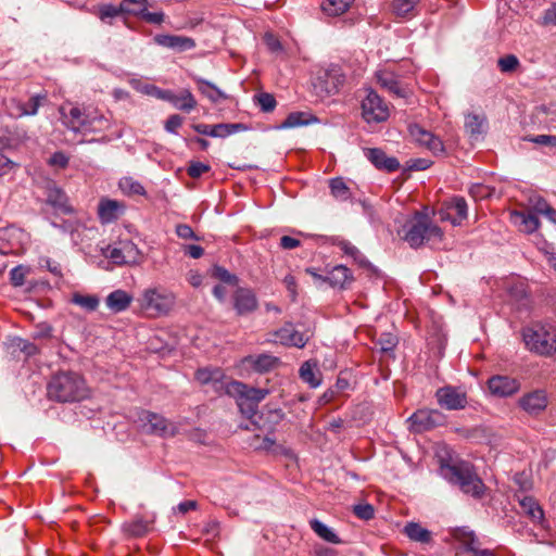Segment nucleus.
<instances>
[{
    "instance_id": "6ab92c4d",
    "label": "nucleus",
    "mask_w": 556,
    "mask_h": 556,
    "mask_svg": "<svg viewBox=\"0 0 556 556\" xmlns=\"http://www.w3.org/2000/svg\"><path fill=\"white\" fill-rule=\"evenodd\" d=\"M154 41L159 46L179 52L191 50L195 47V42L192 38L177 35H156Z\"/></svg>"
},
{
    "instance_id": "4468645a",
    "label": "nucleus",
    "mask_w": 556,
    "mask_h": 556,
    "mask_svg": "<svg viewBox=\"0 0 556 556\" xmlns=\"http://www.w3.org/2000/svg\"><path fill=\"white\" fill-rule=\"evenodd\" d=\"M195 379L202 386L211 384L218 394L227 393L226 376L223 369L218 367H203L195 371Z\"/></svg>"
},
{
    "instance_id": "774afa93",
    "label": "nucleus",
    "mask_w": 556,
    "mask_h": 556,
    "mask_svg": "<svg viewBox=\"0 0 556 556\" xmlns=\"http://www.w3.org/2000/svg\"><path fill=\"white\" fill-rule=\"evenodd\" d=\"M176 235L181 239L199 240L200 238L194 233L193 229L187 224H179L176 227Z\"/></svg>"
},
{
    "instance_id": "f704fd0d",
    "label": "nucleus",
    "mask_w": 556,
    "mask_h": 556,
    "mask_svg": "<svg viewBox=\"0 0 556 556\" xmlns=\"http://www.w3.org/2000/svg\"><path fill=\"white\" fill-rule=\"evenodd\" d=\"M317 374H319L317 364L312 363L311 361L303 363L299 370L300 378L311 388H317L321 383V379L317 376Z\"/></svg>"
},
{
    "instance_id": "f257e3e1",
    "label": "nucleus",
    "mask_w": 556,
    "mask_h": 556,
    "mask_svg": "<svg viewBox=\"0 0 556 556\" xmlns=\"http://www.w3.org/2000/svg\"><path fill=\"white\" fill-rule=\"evenodd\" d=\"M47 393L56 402L81 401L89 395L88 388L81 376L75 372H60L48 383Z\"/></svg>"
},
{
    "instance_id": "dca6fc26",
    "label": "nucleus",
    "mask_w": 556,
    "mask_h": 556,
    "mask_svg": "<svg viewBox=\"0 0 556 556\" xmlns=\"http://www.w3.org/2000/svg\"><path fill=\"white\" fill-rule=\"evenodd\" d=\"M275 340L283 345L303 348L307 343L309 336L307 332H301L292 324H286L274 333Z\"/></svg>"
},
{
    "instance_id": "c9c22d12",
    "label": "nucleus",
    "mask_w": 556,
    "mask_h": 556,
    "mask_svg": "<svg viewBox=\"0 0 556 556\" xmlns=\"http://www.w3.org/2000/svg\"><path fill=\"white\" fill-rule=\"evenodd\" d=\"M330 194L340 202L352 198V191L342 177H334L329 180Z\"/></svg>"
},
{
    "instance_id": "ddd939ff",
    "label": "nucleus",
    "mask_w": 556,
    "mask_h": 556,
    "mask_svg": "<svg viewBox=\"0 0 556 556\" xmlns=\"http://www.w3.org/2000/svg\"><path fill=\"white\" fill-rule=\"evenodd\" d=\"M28 242V235L15 226L0 229V253L18 254Z\"/></svg>"
},
{
    "instance_id": "de8ad7c7",
    "label": "nucleus",
    "mask_w": 556,
    "mask_h": 556,
    "mask_svg": "<svg viewBox=\"0 0 556 556\" xmlns=\"http://www.w3.org/2000/svg\"><path fill=\"white\" fill-rule=\"evenodd\" d=\"M121 13L131 14V9H129V7H127L125 3H121L119 7L104 4L100 8V18L102 21L106 20L108 17H115Z\"/></svg>"
},
{
    "instance_id": "864d4df0",
    "label": "nucleus",
    "mask_w": 556,
    "mask_h": 556,
    "mask_svg": "<svg viewBox=\"0 0 556 556\" xmlns=\"http://www.w3.org/2000/svg\"><path fill=\"white\" fill-rule=\"evenodd\" d=\"M29 269L26 266L18 265L11 269L10 280L14 287H22L25 283L26 275Z\"/></svg>"
},
{
    "instance_id": "e2e57ef3",
    "label": "nucleus",
    "mask_w": 556,
    "mask_h": 556,
    "mask_svg": "<svg viewBox=\"0 0 556 556\" xmlns=\"http://www.w3.org/2000/svg\"><path fill=\"white\" fill-rule=\"evenodd\" d=\"M166 91L165 89H161L159 88L157 86L155 85H151V84H144L140 89H139V92L143 93V94H147V96H151V97H154L156 99H160V100H164V97L166 94Z\"/></svg>"
},
{
    "instance_id": "1a4fd4ad",
    "label": "nucleus",
    "mask_w": 556,
    "mask_h": 556,
    "mask_svg": "<svg viewBox=\"0 0 556 556\" xmlns=\"http://www.w3.org/2000/svg\"><path fill=\"white\" fill-rule=\"evenodd\" d=\"M408 429L416 433L429 431L445 422V416L438 409H418L407 418Z\"/></svg>"
},
{
    "instance_id": "58836bf2",
    "label": "nucleus",
    "mask_w": 556,
    "mask_h": 556,
    "mask_svg": "<svg viewBox=\"0 0 556 556\" xmlns=\"http://www.w3.org/2000/svg\"><path fill=\"white\" fill-rule=\"evenodd\" d=\"M404 533L415 542L430 543L431 541V532L417 522H408L404 528Z\"/></svg>"
},
{
    "instance_id": "a18cd8bd",
    "label": "nucleus",
    "mask_w": 556,
    "mask_h": 556,
    "mask_svg": "<svg viewBox=\"0 0 556 556\" xmlns=\"http://www.w3.org/2000/svg\"><path fill=\"white\" fill-rule=\"evenodd\" d=\"M131 14L137 15L151 24L160 25L164 22V13L162 11L149 12L147 9V4L137 10H131Z\"/></svg>"
},
{
    "instance_id": "cd10ccee",
    "label": "nucleus",
    "mask_w": 556,
    "mask_h": 556,
    "mask_svg": "<svg viewBox=\"0 0 556 556\" xmlns=\"http://www.w3.org/2000/svg\"><path fill=\"white\" fill-rule=\"evenodd\" d=\"M513 220L519 228L527 233H532L540 227L539 217L531 211L528 212H514Z\"/></svg>"
},
{
    "instance_id": "423d86ee",
    "label": "nucleus",
    "mask_w": 556,
    "mask_h": 556,
    "mask_svg": "<svg viewBox=\"0 0 556 556\" xmlns=\"http://www.w3.org/2000/svg\"><path fill=\"white\" fill-rule=\"evenodd\" d=\"M60 112L62 114L63 124L74 132L104 129L109 127V122L103 115L85 114L77 106L71 108L68 113H65L63 108Z\"/></svg>"
},
{
    "instance_id": "412c9836",
    "label": "nucleus",
    "mask_w": 556,
    "mask_h": 556,
    "mask_svg": "<svg viewBox=\"0 0 556 556\" xmlns=\"http://www.w3.org/2000/svg\"><path fill=\"white\" fill-rule=\"evenodd\" d=\"M45 100L46 94H35L26 103L13 100L12 105L14 111H11L10 114L16 118L34 116L38 113V110Z\"/></svg>"
},
{
    "instance_id": "603ef678",
    "label": "nucleus",
    "mask_w": 556,
    "mask_h": 556,
    "mask_svg": "<svg viewBox=\"0 0 556 556\" xmlns=\"http://www.w3.org/2000/svg\"><path fill=\"white\" fill-rule=\"evenodd\" d=\"M255 99L261 110L265 113H269L274 111L276 108V99L270 93L262 92L258 96H256Z\"/></svg>"
},
{
    "instance_id": "39448f33",
    "label": "nucleus",
    "mask_w": 556,
    "mask_h": 556,
    "mask_svg": "<svg viewBox=\"0 0 556 556\" xmlns=\"http://www.w3.org/2000/svg\"><path fill=\"white\" fill-rule=\"evenodd\" d=\"M523 341L529 351L543 356L556 352V331L551 326L535 325L523 329Z\"/></svg>"
},
{
    "instance_id": "bb28decb",
    "label": "nucleus",
    "mask_w": 556,
    "mask_h": 556,
    "mask_svg": "<svg viewBox=\"0 0 556 556\" xmlns=\"http://www.w3.org/2000/svg\"><path fill=\"white\" fill-rule=\"evenodd\" d=\"M244 363L258 372H267L279 363V358L270 354L249 355L244 358Z\"/></svg>"
},
{
    "instance_id": "4c0bfd02",
    "label": "nucleus",
    "mask_w": 556,
    "mask_h": 556,
    "mask_svg": "<svg viewBox=\"0 0 556 556\" xmlns=\"http://www.w3.org/2000/svg\"><path fill=\"white\" fill-rule=\"evenodd\" d=\"M47 203L63 213H72L71 206L67 204L66 194L59 188L49 189L47 194Z\"/></svg>"
},
{
    "instance_id": "5701e85b",
    "label": "nucleus",
    "mask_w": 556,
    "mask_h": 556,
    "mask_svg": "<svg viewBox=\"0 0 556 556\" xmlns=\"http://www.w3.org/2000/svg\"><path fill=\"white\" fill-rule=\"evenodd\" d=\"M233 300L235 308L239 315L251 313L257 308L256 296L250 289H238L235 293Z\"/></svg>"
},
{
    "instance_id": "052dcab7",
    "label": "nucleus",
    "mask_w": 556,
    "mask_h": 556,
    "mask_svg": "<svg viewBox=\"0 0 556 556\" xmlns=\"http://www.w3.org/2000/svg\"><path fill=\"white\" fill-rule=\"evenodd\" d=\"M469 193L475 199H485L491 197L492 189L483 184H475L470 187Z\"/></svg>"
},
{
    "instance_id": "37998d69",
    "label": "nucleus",
    "mask_w": 556,
    "mask_h": 556,
    "mask_svg": "<svg viewBox=\"0 0 556 556\" xmlns=\"http://www.w3.org/2000/svg\"><path fill=\"white\" fill-rule=\"evenodd\" d=\"M71 302L80 306L87 312H94L99 306L100 300L97 295H85L79 292H75L72 296Z\"/></svg>"
},
{
    "instance_id": "4d7b16f0",
    "label": "nucleus",
    "mask_w": 556,
    "mask_h": 556,
    "mask_svg": "<svg viewBox=\"0 0 556 556\" xmlns=\"http://www.w3.org/2000/svg\"><path fill=\"white\" fill-rule=\"evenodd\" d=\"M213 277L228 285H237L238 277L230 274L226 268L222 266H215L213 268Z\"/></svg>"
},
{
    "instance_id": "bf43d9fd",
    "label": "nucleus",
    "mask_w": 556,
    "mask_h": 556,
    "mask_svg": "<svg viewBox=\"0 0 556 556\" xmlns=\"http://www.w3.org/2000/svg\"><path fill=\"white\" fill-rule=\"evenodd\" d=\"M353 513L363 520H369L375 516V509L370 504H357L354 506Z\"/></svg>"
},
{
    "instance_id": "a19ab883",
    "label": "nucleus",
    "mask_w": 556,
    "mask_h": 556,
    "mask_svg": "<svg viewBox=\"0 0 556 556\" xmlns=\"http://www.w3.org/2000/svg\"><path fill=\"white\" fill-rule=\"evenodd\" d=\"M333 244L340 248V250L348 256L352 257L355 263L358 265L365 267L369 263L366 260V257L363 255V253L353 245L350 241H346L344 239H337Z\"/></svg>"
},
{
    "instance_id": "7ed1b4c3",
    "label": "nucleus",
    "mask_w": 556,
    "mask_h": 556,
    "mask_svg": "<svg viewBox=\"0 0 556 556\" xmlns=\"http://www.w3.org/2000/svg\"><path fill=\"white\" fill-rule=\"evenodd\" d=\"M441 475L450 483L458 485L465 494L475 498H481L484 493L483 481L469 464L443 465Z\"/></svg>"
},
{
    "instance_id": "f03ea898",
    "label": "nucleus",
    "mask_w": 556,
    "mask_h": 556,
    "mask_svg": "<svg viewBox=\"0 0 556 556\" xmlns=\"http://www.w3.org/2000/svg\"><path fill=\"white\" fill-rule=\"evenodd\" d=\"M399 233L413 249L421 247L426 241L441 240L443 237L442 229L428 215L419 212L403 225Z\"/></svg>"
},
{
    "instance_id": "2f4dec72",
    "label": "nucleus",
    "mask_w": 556,
    "mask_h": 556,
    "mask_svg": "<svg viewBox=\"0 0 556 556\" xmlns=\"http://www.w3.org/2000/svg\"><path fill=\"white\" fill-rule=\"evenodd\" d=\"M446 207L451 211L452 214H455V216H453L451 219L453 225H460V223L467 218L468 206L464 198H452L451 200L446 201Z\"/></svg>"
},
{
    "instance_id": "f8f14e48",
    "label": "nucleus",
    "mask_w": 556,
    "mask_h": 556,
    "mask_svg": "<svg viewBox=\"0 0 556 556\" xmlns=\"http://www.w3.org/2000/svg\"><path fill=\"white\" fill-rule=\"evenodd\" d=\"M438 404L447 410H460L468 405L467 392L460 387L444 386L435 391Z\"/></svg>"
},
{
    "instance_id": "09e8293b",
    "label": "nucleus",
    "mask_w": 556,
    "mask_h": 556,
    "mask_svg": "<svg viewBox=\"0 0 556 556\" xmlns=\"http://www.w3.org/2000/svg\"><path fill=\"white\" fill-rule=\"evenodd\" d=\"M397 344V338L391 333H382L376 341L375 346L382 353H389L394 350Z\"/></svg>"
},
{
    "instance_id": "9d476101",
    "label": "nucleus",
    "mask_w": 556,
    "mask_h": 556,
    "mask_svg": "<svg viewBox=\"0 0 556 556\" xmlns=\"http://www.w3.org/2000/svg\"><path fill=\"white\" fill-rule=\"evenodd\" d=\"M138 419L140 426L147 433L160 437H173L176 433L175 425L156 413L142 410Z\"/></svg>"
},
{
    "instance_id": "13d9d810",
    "label": "nucleus",
    "mask_w": 556,
    "mask_h": 556,
    "mask_svg": "<svg viewBox=\"0 0 556 556\" xmlns=\"http://www.w3.org/2000/svg\"><path fill=\"white\" fill-rule=\"evenodd\" d=\"M525 140H528L532 143L548 147L551 149H556V136L553 135H536L526 137Z\"/></svg>"
},
{
    "instance_id": "f3484780",
    "label": "nucleus",
    "mask_w": 556,
    "mask_h": 556,
    "mask_svg": "<svg viewBox=\"0 0 556 556\" xmlns=\"http://www.w3.org/2000/svg\"><path fill=\"white\" fill-rule=\"evenodd\" d=\"M367 160L379 170L393 173L400 168V162L394 156H388L386 152L379 148L364 149Z\"/></svg>"
},
{
    "instance_id": "c756f323",
    "label": "nucleus",
    "mask_w": 556,
    "mask_h": 556,
    "mask_svg": "<svg viewBox=\"0 0 556 556\" xmlns=\"http://www.w3.org/2000/svg\"><path fill=\"white\" fill-rule=\"evenodd\" d=\"M199 91L208 98L212 102H220L227 99V94L216 87L213 83L205 80L201 77H194Z\"/></svg>"
},
{
    "instance_id": "aec40b11",
    "label": "nucleus",
    "mask_w": 556,
    "mask_h": 556,
    "mask_svg": "<svg viewBox=\"0 0 556 556\" xmlns=\"http://www.w3.org/2000/svg\"><path fill=\"white\" fill-rule=\"evenodd\" d=\"M520 406L529 414L536 415L547 406V397L544 391L530 392L519 400Z\"/></svg>"
},
{
    "instance_id": "2eb2a0df",
    "label": "nucleus",
    "mask_w": 556,
    "mask_h": 556,
    "mask_svg": "<svg viewBox=\"0 0 556 556\" xmlns=\"http://www.w3.org/2000/svg\"><path fill=\"white\" fill-rule=\"evenodd\" d=\"M192 128L200 135L213 138H226L236 132L247 130L248 126L242 123H220L215 125L193 124Z\"/></svg>"
},
{
    "instance_id": "20e7f679",
    "label": "nucleus",
    "mask_w": 556,
    "mask_h": 556,
    "mask_svg": "<svg viewBox=\"0 0 556 556\" xmlns=\"http://www.w3.org/2000/svg\"><path fill=\"white\" fill-rule=\"evenodd\" d=\"M269 391L250 387L241 381L230 380L227 386V394L236 397L240 412L248 418H252L257 413L260 402H262Z\"/></svg>"
},
{
    "instance_id": "393cba45",
    "label": "nucleus",
    "mask_w": 556,
    "mask_h": 556,
    "mask_svg": "<svg viewBox=\"0 0 556 556\" xmlns=\"http://www.w3.org/2000/svg\"><path fill=\"white\" fill-rule=\"evenodd\" d=\"M134 298L125 290L117 289L105 298V304L112 313L125 312L131 304Z\"/></svg>"
},
{
    "instance_id": "ea45409f",
    "label": "nucleus",
    "mask_w": 556,
    "mask_h": 556,
    "mask_svg": "<svg viewBox=\"0 0 556 556\" xmlns=\"http://www.w3.org/2000/svg\"><path fill=\"white\" fill-rule=\"evenodd\" d=\"M354 0H323L321 10L329 16H338L345 13Z\"/></svg>"
},
{
    "instance_id": "8fccbe9b",
    "label": "nucleus",
    "mask_w": 556,
    "mask_h": 556,
    "mask_svg": "<svg viewBox=\"0 0 556 556\" xmlns=\"http://www.w3.org/2000/svg\"><path fill=\"white\" fill-rule=\"evenodd\" d=\"M125 530L132 536H142L149 530V523L141 519L132 520L128 523H125Z\"/></svg>"
},
{
    "instance_id": "a878e982",
    "label": "nucleus",
    "mask_w": 556,
    "mask_h": 556,
    "mask_svg": "<svg viewBox=\"0 0 556 556\" xmlns=\"http://www.w3.org/2000/svg\"><path fill=\"white\" fill-rule=\"evenodd\" d=\"M353 280L351 270L344 265L333 266L325 275V282L333 288H345Z\"/></svg>"
},
{
    "instance_id": "6e6d98bb",
    "label": "nucleus",
    "mask_w": 556,
    "mask_h": 556,
    "mask_svg": "<svg viewBox=\"0 0 556 556\" xmlns=\"http://www.w3.org/2000/svg\"><path fill=\"white\" fill-rule=\"evenodd\" d=\"M497 65L503 73H510L518 67L519 60L514 54H507L498 59Z\"/></svg>"
},
{
    "instance_id": "c03bdc74",
    "label": "nucleus",
    "mask_w": 556,
    "mask_h": 556,
    "mask_svg": "<svg viewBox=\"0 0 556 556\" xmlns=\"http://www.w3.org/2000/svg\"><path fill=\"white\" fill-rule=\"evenodd\" d=\"M315 118L312 117L311 114L305 112H293L290 113L287 118L282 122V128H293L299 126L308 125Z\"/></svg>"
},
{
    "instance_id": "c85d7f7f",
    "label": "nucleus",
    "mask_w": 556,
    "mask_h": 556,
    "mask_svg": "<svg viewBox=\"0 0 556 556\" xmlns=\"http://www.w3.org/2000/svg\"><path fill=\"white\" fill-rule=\"evenodd\" d=\"M123 206L115 200H102L99 203V217L102 223H112L118 218L122 213Z\"/></svg>"
},
{
    "instance_id": "b1692460",
    "label": "nucleus",
    "mask_w": 556,
    "mask_h": 556,
    "mask_svg": "<svg viewBox=\"0 0 556 556\" xmlns=\"http://www.w3.org/2000/svg\"><path fill=\"white\" fill-rule=\"evenodd\" d=\"M378 84L389 92L405 98L407 90L401 85L396 75L390 71H379L376 74Z\"/></svg>"
},
{
    "instance_id": "69168bd1",
    "label": "nucleus",
    "mask_w": 556,
    "mask_h": 556,
    "mask_svg": "<svg viewBox=\"0 0 556 556\" xmlns=\"http://www.w3.org/2000/svg\"><path fill=\"white\" fill-rule=\"evenodd\" d=\"M210 170V166L201 162H192L187 172L192 178H199L201 175Z\"/></svg>"
},
{
    "instance_id": "338daca9",
    "label": "nucleus",
    "mask_w": 556,
    "mask_h": 556,
    "mask_svg": "<svg viewBox=\"0 0 556 556\" xmlns=\"http://www.w3.org/2000/svg\"><path fill=\"white\" fill-rule=\"evenodd\" d=\"M184 118L178 114L170 115L165 122V129L170 134H177V129L182 125Z\"/></svg>"
},
{
    "instance_id": "473e14b6",
    "label": "nucleus",
    "mask_w": 556,
    "mask_h": 556,
    "mask_svg": "<svg viewBox=\"0 0 556 556\" xmlns=\"http://www.w3.org/2000/svg\"><path fill=\"white\" fill-rule=\"evenodd\" d=\"M450 535L458 541L465 548L466 552L473 548L475 544H478L477 536L473 531L468 527H457L450 530Z\"/></svg>"
},
{
    "instance_id": "3c124183",
    "label": "nucleus",
    "mask_w": 556,
    "mask_h": 556,
    "mask_svg": "<svg viewBox=\"0 0 556 556\" xmlns=\"http://www.w3.org/2000/svg\"><path fill=\"white\" fill-rule=\"evenodd\" d=\"M409 132L412 137L421 146H427L429 141L433 138V134L430 131L424 129L422 127L418 125L410 126Z\"/></svg>"
},
{
    "instance_id": "e433bc0d",
    "label": "nucleus",
    "mask_w": 556,
    "mask_h": 556,
    "mask_svg": "<svg viewBox=\"0 0 556 556\" xmlns=\"http://www.w3.org/2000/svg\"><path fill=\"white\" fill-rule=\"evenodd\" d=\"M485 118L477 114H468L465 119L466 132L472 139H477L485 131Z\"/></svg>"
},
{
    "instance_id": "6e6552de",
    "label": "nucleus",
    "mask_w": 556,
    "mask_h": 556,
    "mask_svg": "<svg viewBox=\"0 0 556 556\" xmlns=\"http://www.w3.org/2000/svg\"><path fill=\"white\" fill-rule=\"evenodd\" d=\"M102 254L117 266L137 265L140 263L141 253L138 247L130 240L119 241L116 245H108Z\"/></svg>"
},
{
    "instance_id": "7c9ffc66",
    "label": "nucleus",
    "mask_w": 556,
    "mask_h": 556,
    "mask_svg": "<svg viewBox=\"0 0 556 556\" xmlns=\"http://www.w3.org/2000/svg\"><path fill=\"white\" fill-rule=\"evenodd\" d=\"M519 505L522 511L534 522L541 523L544 519V511L539 503L532 496L519 498Z\"/></svg>"
},
{
    "instance_id": "0eeeda50",
    "label": "nucleus",
    "mask_w": 556,
    "mask_h": 556,
    "mask_svg": "<svg viewBox=\"0 0 556 556\" xmlns=\"http://www.w3.org/2000/svg\"><path fill=\"white\" fill-rule=\"evenodd\" d=\"M176 304V296L164 288L146 289L142 293L141 306L154 315H167Z\"/></svg>"
},
{
    "instance_id": "72a5a7b5",
    "label": "nucleus",
    "mask_w": 556,
    "mask_h": 556,
    "mask_svg": "<svg viewBox=\"0 0 556 556\" xmlns=\"http://www.w3.org/2000/svg\"><path fill=\"white\" fill-rule=\"evenodd\" d=\"M420 0H393L391 3L392 13L396 17L412 18L416 15V7Z\"/></svg>"
},
{
    "instance_id": "49530a36",
    "label": "nucleus",
    "mask_w": 556,
    "mask_h": 556,
    "mask_svg": "<svg viewBox=\"0 0 556 556\" xmlns=\"http://www.w3.org/2000/svg\"><path fill=\"white\" fill-rule=\"evenodd\" d=\"M118 185L122 191L128 194L141 195L146 192L143 186L139 181L134 180L131 177L122 178Z\"/></svg>"
},
{
    "instance_id": "a211bd4d",
    "label": "nucleus",
    "mask_w": 556,
    "mask_h": 556,
    "mask_svg": "<svg viewBox=\"0 0 556 556\" xmlns=\"http://www.w3.org/2000/svg\"><path fill=\"white\" fill-rule=\"evenodd\" d=\"M489 390L492 394L507 397L520 389V383L515 378H510L507 376H494L488 381Z\"/></svg>"
},
{
    "instance_id": "4be33fe9",
    "label": "nucleus",
    "mask_w": 556,
    "mask_h": 556,
    "mask_svg": "<svg viewBox=\"0 0 556 556\" xmlns=\"http://www.w3.org/2000/svg\"><path fill=\"white\" fill-rule=\"evenodd\" d=\"M163 101L169 102L175 109L186 113L191 112L197 106V101L188 89H184L178 94L167 90Z\"/></svg>"
},
{
    "instance_id": "79ce46f5",
    "label": "nucleus",
    "mask_w": 556,
    "mask_h": 556,
    "mask_svg": "<svg viewBox=\"0 0 556 556\" xmlns=\"http://www.w3.org/2000/svg\"><path fill=\"white\" fill-rule=\"evenodd\" d=\"M309 526L312 530L324 541L332 544L341 543L340 538L334 533V531L325 523H323L320 520L312 519L309 521Z\"/></svg>"
},
{
    "instance_id": "5fc2aeb1",
    "label": "nucleus",
    "mask_w": 556,
    "mask_h": 556,
    "mask_svg": "<svg viewBox=\"0 0 556 556\" xmlns=\"http://www.w3.org/2000/svg\"><path fill=\"white\" fill-rule=\"evenodd\" d=\"M530 202V211L535 214L536 216L543 215L547 212V210L551 207V205L547 203V201L540 197V195H533L529 199Z\"/></svg>"
},
{
    "instance_id": "9b49d317",
    "label": "nucleus",
    "mask_w": 556,
    "mask_h": 556,
    "mask_svg": "<svg viewBox=\"0 0 556 556\" xmlns=\"http://www.w3.org/2000/svg\"><path fill=\"white\" fill-rule=\"evenodd\" d=\"M362 115L368 123H380L389 117L388 105L372 89L367 90V94L362 101Z\"/></svg>"
},
{
    "instance_id": "680f3d73",
    "label": "nucleus",
    "mask_w": 556,
    "mask_h": 556,
    "mask_svg": "<svg viewBox=\"0 0 556 556\" xmlns=\"http://www.w3.org/2000/svg\"><path fill=\"white\" fill-rule=\"evenodd\" d=\"M68 162L70 157L64 152L58 151L50 156L48 164L52 167L65 168Z\"/></svg>"
},
{
    "instance_id": "0e129e2a",
    "label": "nucleus",
    "mask_w": 556,
    "mask_h": 556,
    "mask_svg": "<svg viewBox=\"0 0 556 556\" xmlns=\"http://www.w3.org/2000/svg\"><path fill=\"white\" fill-rule=\"evenodd\" d=\"M40 265L42 267H46L55 277L62 278V276H63L62 267H61L60 263H58L56 261H53L49 257H45V258L40 260Z\"/></svg>"
}]
</instances>
